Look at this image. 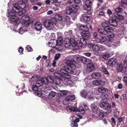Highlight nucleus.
<instances>
[{
	"instance_id": "2f4dec72",
	"label": "nucleus",
	"mask_w": 127,
	"mask_h": 127,
	"mask_svg": "<svg viewBox=\"0 0 127 127\" xmlns=\"http://www.w3.org/2000/svg\"><path fill=\"white\" fill-rule=\"evenodd\" d=\"M98 90L99 93H104L108 91V90L107 88L103 87L99 88Z\"/></svg>"
},
{
	"instance_id": "bb28decb",
	"label": "nucleus",
	"mask_w": 127,
	"mask_h": 127,
	"mask_svg": "<svg viewBox=\"0 0 127 127\" xmlns=\"http://www.w3.org/2000/svg\"><path fill=\"white\" fill-rule=\"evenodd\" d=\"M37 76L34 75L33 76L29 79V82L31 85L33 84L34 83L35 81H36V79Z\"/></svg>"
},
{
	"instance_id": "aec40b11",
	"label": "nucleus",
	"mask_w": 127,
	"mask_h": 127,
	"mask_svg": "<svg viewBox=\"0 0 127 127\" xmlns=\"http://www.w3.org/2000/svg\"><path fill=\"white\" fill-rule=\"evenodd\" d=\"M117 63V60L115 58H113L111 59L108 62V64L110 66H113L115 65Z\"/></svg>"
},
{
	"instance_id": "603ef678",
	"label": "nucleus",
	"mask_w": 127,
	"mask_h": 127,
	"mask_svg": "<svg viewBox=\"0 0 127 127\" xmlns=\"http://www.w3.org/2000/svg\"><path fill=\"white\" fill-rule=\"evenodd\" d=\"M81 60L82 62L84 64H86L87 63V59L85 57H82L81 58Z\"/></svg>"
},
{
	"instance_id": "e433bc0d",
	"label": "nucleus",
	"mask_w": 127,
	"mask_h": 127,
	"mask_svg": "<svg viewBox=\"0 0 127 127\" xmlns=\"http://www.w3.org/2000/svg\"><path fill=\"white\" fill-rule=\"evenodd\" d=\"M120 42L119 41H116L114 43H110V45L109 46H111L114 47H116L117 46H119L120 44Z\"/></svg>"
},
{
	"instance_id": "6e6d98bb",
	"label": "nucleus",
	"mask_w": 127,
	"mask_h": 127,
	"mask_svg": "<svg viewBox=\"0 0 127 127\" xmlns=\"http://www.w3.org/2000/svg\"><path fill=\"white\" fill-rule=\"evenodd\" d=\"M34 94L35 95L38 96H40L42 95V93L40 91H36L34 92Z\"/></svg>"
},
{
	"instance_id": "bf43d9fd",
	"label": "nucleus",
	"mask_w": 127,
	"mask_h": 127,
	"mask_svg": "<svg viewBox=\"0 0 127 127\" xmlns=\"http://www.w3.org/2000/svg\"><path fill=\"white\" fill-rule=\"evenodd\" d=\"M107 33L106 34L107 35L108 34H114L113 32V29L111 28V29L110 30H107Z\"/></svg>"
},
{
	"instance_id": "7c9ffc66",
	"label": "nucleus",
	"mask_w": 127,
	"mask_h": 127,
	"mask_svg": "<svg viewBox=\"0 0 127 127\" xmlns=\"http://www.w3.org/2000/svg\"><path fill=\"white\" fill-rule=\"evenodd\" d=\"M117 69L119 72H121L123 70V64L121 63H117Z\"/></svg>"
},
{
	"instance_id": "4d7b16f0",
	"label": "nucleus",
	"mask_w": 127,
	"mask_h": 127,
	"mask_svg": "<svg viewBox=\"0 0 127 127\" xmlns=\"http://www.w3.org/2000/svg\"><path fill=\"white\" fill-rule=\"evenodd\" d=\"M124 66L127 68V56L125 58L124 61Z\"/></svg>"
},
{
	"instance_id": "412c9836",
	"label": "nucleus",
	"mask_w": 127,
	"mask_h": 127,
	"mask_svg": "<svg viewBox=\"0 0 127 127\" xmlns=\"http://www.w3.org/2000/svg\"><path fill=\"white\" fill-rule=\"evenodd\" d=\"M42 25L40 23L37 22L34 25L35 28L36 30L40 31L42 30Z\"/></svg>"
},
{
	"instance_id": "a878e982",
	"label": "nucleus",
	"mask_w": 127,
	"mask_h": 127,
	"mask_svg": "<svg viewBox=\"0 0 127 127\" xmlns=\"http://www.w3.org/2000/svg\"><path fill=\"white\" fill-rule=\"evenodd\" d=\"M56 95V93L54 91H52L49 93L48 97L49 99H51L54 97Z\"/></svg>"
},
{
	"instance_id": "6e6552de",
	"label": "nucleus",
	"mask_w": 127,
	"mask_h": 127,
	"mask_svg": "<svg viewBox=\"0 0 127 127\" xmlns=\"http://www.w3.org/2000/svg\"><path fill=\"white\" fill-rule=\"evenodd\" d=\"M99 105V104L97 102H95L91 104V108L95 114H97L100 112L99 109L97 107Z\"/></svg>"
},
{
	"instance_id": "423d86ee",
	"label": "nucleus",
	"mask_w": 127,
	"mask_h": 127,
	"mask_svg": "<svg viewBox=\"0 0 127 127\" xmlns=\"http://www.w3.org/2000/svg\"><path fill=\"white\" fill-rule=\"evenodd\" d=\"M115 16V15H112V19H109L108 21H107V23L110 25L114 26H116L118 24V21L116 18H117L114 17Z\"/></svg>"
},
{
	"instance_id": "49530a36",
	"label": "nucleus",
	"mask_w": 127,
	"mask_h": 127,
	"mask_svg": "<svg viewBox=\"0 0 127 127\" xmlns=\"http://www.w3.org/2000/svg\"><path fill=\"white\" fill-rule=\"evenodd\" d=\"M93 84L95 86H98V80H95L93 81Z\"/></svg>"
},
{
	"instance_id": "9d476101",
	"label": "nucleus",
	"mask_w": 127,
	"mask_h": 127,
	"mask_svg": "<svg viewBox=\"0 0 127 127\" xmlns=\"http://www.w3.org/2000/svg\"><path fill=\"white\" fill-rule=\"evenodd\" d=\"M125 7L123 5H119L117 8L114 9V11L116 12L115 13L118 14L119 13L122 12L125 10Z\"/></svg>"
},
{
	"instance_id": "a18cd8bd",
	"label": "nucleus",
	"mask_w": 127,
	"mask_h": 127,
	"mask_svg": "<svg viewBox=\"0 0 127 127\" xmlns=\"http://www.w3.org/2000/svg\"><path fill=\"white\" fill-rule=\"evenodd\" d=\"M57 41V44H58L60 46H61L62 45L63 42V40L62 38V37L61 38H59Z\"/></svg>"
},
{
	"instance_id": "338daca9",
	"label": "nucleus",
	"mask_w": 127,
	"mask_h": 127,
	"mask_svg": "<svg viewBox=\"0 0 127 127\" xmlns=\"http://www.w3.org/2000/svg\"><path fill=\"white\" fill-rule=\"evenodd\" d=\"M111 120L112 121V122L115 125H116V121H115V119L114 118L112 117L111 119Z\"/></svg>"
},
{
	"instance_id": "c85d7f7f",
	"label": "nucleus",
	"mask_w": 127,
	"mask_h": 127,
	"mask_svg": "<svg viewBox=\"0 0 127 127\" xmlns=\"http://www.w3.org/2000/svg\"><path fill=\"white\" fill-rule=\"evenodd\" d=\"M102 25L105 30H107L111 29V28L108 26V24L106 23V22L102 23Z\"/></svg>"
},
{
	"instance_id": "ea45409f",
	"label": "nucleus",
	"mask_w": 127,
	"mask_h": 127,
	"mask_svg": "<svg viewBox=\"0 0 127 127\" xmlns=\"http://www.w3.org/2000/svg\"><path fill=\"white\" fill-rule=\"evenodd\" d=\"M43 83L41 80H38L36 81V85L38 87H39L42 85Z\"/></svg>"
},
{
	"instance_id": "393cba45",
	"label": "nucleus",
	"mask_w": 127,
	"mask_h": 127,
	"mask_svg": "<svg viewBox=\"0 0 127 127\" xmlns=\"http://www.w3.org/2000/svg\"><path fill=\"white\" fill-rule=\"evenodd\" d=\"M108 96V95L107 94H102L100 96V97L102 99V100H103L102 101L108 102V100H109L107 98Z\"/></svg>"
},
{
	"instance_id": "6ab92c4d",
	"label": "nucleus",
	"mask_w": 127,
	"mask_h": 127,
	"mask_svg": "<svg viewBox=\"0 0 127 127\" xmlns=\"http://www.w3.org/2000/svg\"><path fill=\"white\" fill-rule=\"evenodd\" d=\"M64 44L66 48H68L70 45L69 39L68 37L65 38L64 42Z\"/></svg>"
},
{
	"instance_id": "dca6fc26",
	"label": "nucleus",
	"mask_w": 127,
	"mask_h": 127,
	"mask_svg": "<svg viewBox=\"0 0 127 127\" xmlns=\"http://www.w3.org/2000/svg\"><path fill=\"white\" fill-rule=\"evenodd\" d=\"M80 20L82 21L84 20L85 21H88L90 20V18L86 14H84L82 15L80 17Z\"/></svg>"
},
{
	"instance_id": "e2e57ef3",
	"label": "nucleus",
	"mask_w": 127,
	"mask_h": 127,
	"mask_svg": "<svg viewBox=\"0 0 127 127\" xmlns=\"http://www.w3.org/2000/svg\"><path fill=\"white\" fill-rule=\"evenodd\" d=\"M26 12V10L24 9H23L22 11H21L20 12H18V14L19 15H22V14H24L25 12Z\"/></svg>"
},
{
	"instance_id": "5701e85b",
	"label": "nucleus",
	"mask_w": 127,
	"mask_h": 127,
	"mask_svg": "<svg viewBox=\"0 0 127 127\" xmlns=\"http://www.w3.org/2000/svg\"><path fill=\"white\" fill-rule=\"evenodd\" d=\"M79 29L82 31L83 32L88 31L89 30V28L87 26L82 25L79 26Z\"/></svg>"
},
{
	"instance_id": "58836bf2",
	"label": "nucleus",
	"mask_w": 127,
	"mask_h": 127,
	"mask_svg": "<svg viewBox=\"0 0 127 127\" xmlns=\"http://www.w3.org/2000/svg\"><path fill=\"white\" fill-rule=\"evenodd\" d=\"M30 19L29 16L27 15H24L22 17V19L23 20L26 21H29Z\"/></svg>"
},
{
	"instance_id": "c9c22d12",
	"label": "nucleus",
	"mask_w": 127,
	"mask_h": 127,
	"mask_svg": "<svg viewBox=\"0 0 127 127\" xmlns=\"http://www.w3.org/2000/svg\"><path fill=\"white\" fill-rule=\"evenodd\" d=\"M48 82L53 83L54 81V77L52 76H48L46 77Z\"/></svg>"
},
{
	"instance_id": "1a4fd4ad",
	"label": "nucleus",
	"mask_w": 127,
	"mask_h": 127,
	"mask_svg": "<svg viewBox=\"0 0 127 127\" xmlns=\"http://www.w3.org/2000/svg\"><path fill=\"white\" fill-rule=\"evenodd\" d=\"M100 106L102 108L104 109H107L109 110L110 109V106L109 105L107 101L103 102L99 104Z\"/></svg>"
},
{
	"instance_id": "13d9d810",
	"label": "nucleus",
	"mask_w": 127,
	"mask_h": 127,
	"mask_svg": "<svg viewBox=\"0 0 127 127\" xmlns=\"http://www.w3.org/2000/svg\"><path fill=\"white\" fill-rule=\"evenodd\" d=\"M38 87L36 85L35 86L33 85L32 86V88L33 91H36L38 90Z\"/></svg>"
},
{
	"instance_id": "c03bdc74",
	"label": "nucleus",
	"mask_w": 127,
	"mask_h": 127,
	"mask_svg": "<svg viewBox=\"0 0 127 127\" xmlns=\"http://www.w3.org/2000/svg\"><path fill=\"white\" fill-rule=\"evenodd\" d=\"M66 97L70 102L75 99V96L72 95L67 96Z\"/></svg>"
},
{
	"instance_id": "0e129e2a",
	"label": "nucleus",
	"mask_w": 127,
	"mask_h": 127,
	"mask_svg": "<svg viewBox=\"0 0 127 127\" xmlns=\"http://www.w3.org/2000/svg\"><path fill=\"white\" fill-rule=\"evenodd\" d=\"M93 36L94 38L97 39L98 35L97 33L96 32H94L93 34Z\"/></svg>"
},
{
	"instance_id": "680f3d73",
	"label": "nucleus",
	"mask_w": 127,
	"mask_h": 127,
	"mask_svg": "<svg viewBox=\"0 0 127 127\" xmlns=\"http://www.w3.org/2000/svg\"><path fill=\"white\" fill-rule=\"evenodd\" d=\"M61 54L60 53L56 54L55 57V59L56 60H57L60 57Z\"/></svg>"
},
{
	"instance_id": "4468645a",
	"label": "nucleus",
	"mask_w": 127,
	"mask_h": 127,
	"mask_svg": "<svg viewBox=\"0 0 127 127\" xmlns=\"http://www.w3.org/2000/svg\"><path fill=\"white\" fill-rule=\"evenodd\" d=\"M85 7H87V10H90L91 9V6L92 5V3L91 1L89 0H87L85 2Z\"/></svg>"
},
{
	"instance_id": "8fccbe9b",
	"label": "nucleus",
	"mask_w": 127,
	"mask_h": 127,
	"mask_svg": "<svg viewBox=\"0 0 127 127\" xmlns=\"http://www.w3.org/2000/svg\"><path fill=\"white\" fill-rule=\"evenodd\" d=\"M66 108L67 110L69 111H74L75 110V109L74 107L71 106L67 107Z\"/></svg>"
},
{
	"instance_id": "052dcab7",
	"label": "nucleus",
	"mask_w": 127,
	"mask_h": 127,
	"mask_svg": "<svg viewBox=\"0 0 127 127\" xmlns=\"http://www.w3.org/2000/svg\"><path fill=\"white\" fill-rule=\"evenodd\" d=\"M26 48L28 52H31L33 51L32 49L29 45H27Z\"/></svg>"
},
{
	"instance_id": "cd10ccee",
	"label": "nucleus",
	"mask_w": 127,
	"mask_h": 127,
	"mask_svg": "<svg viewBox=\"0 0 127 127\" xmlns=\"http://www.w3.org/2000/svg\"><path fill=\"white\" fill-rule=\"evenodd\" d=\"M98 32L100 33L103 35H106L107 34V30H105V29H102V28L98 29Z\"/></svg>"
},
{
	"instance_id": "473e14b6",
	"label": "nucleus",
	"mask_w": 127,
	"mask_h": 127,
	"mask_svg": "<svg viewBox=\"0 0 127 127\" xmlns=\"http://www.w3.org/2000/svg\"><path fill=\"white\" fill-rule=\"evenodd\" d=\"M67 94V91L66 90H61L59 92V95L60 96L64 97L66 96Z\"/></svg>"
},
{
	"instance_id": "20e7f679",
	"label": "nucleus",
	"mask_w": 127,
	"mask_h": 127,
	"mask_svg": "<svg viewBox=\"0 0 127 127\" xmlns=\"http://www.w3.org/2000/svg\"><path fill=\"white\" fill-rule=\"evenodd\" d=\"M79 8V7L78 5L73 4L67 8L66 12L67 14L69 15L71 13H74L76 12Z\"/></svg>"
},
{
	"instance_id": "f704fd0d",
	"label": "nucleus",
	"mask_w": 127,
	"mask_h": 127,
	"mask_svg": "<svg viewBox=\"0 0 127 127\" xmlns=\"http://www.w3.org/2000/svg\"><path fill=\"white\" fill-rule=\"evenodd\" d=\"M113 15H115V17H117V18H116V19L118 21L119 20H122L124 18V17L122 15L119 14H118L114 13L113 14Z\"/></svg>"
},
{
	"instance_id": "de8ad7c7",
	"label": "nucleus",
	"mask_w": 127,
	"mask_h": 127,
	"mask_svg": "<svg viewBox=\"0 0 127 127\" xmlns=\"http://www.w3.org/2000/svg\"><path fill=\"white\" fill-rule=\"evenodd\" d=\"M99 113V116L100 118L103 117L107 115L106 113L101 112Z\"/></svg>"
},
{
	"instance_id": "c756f323",
	"label": "nucleus",
	"mask_w": 127,
	"mask_h": 127,
	"mask_svg": "<svg viewBox=\"0 0 127 127\" xmlns=\"http://www.w3.org/2000/svg\"><path fill=\"white\" fill-rule=\"evenodd\" d=\"M106 40V38L105 36H102L100 38H97L96 40L97 42L98 43H102L105 42Z\"/></svg>"
},
{
	"instance_id": "9b49d317",
	"label": "nucleus",
	"mask_w": 127,
	"mask_h": 127,
	"mask_svg": "<svg viewBox=\"0 0 127 127\" xmlns=\"http://www.w3.org/2000/svg\"><path fill=\"white\" fill-rule=\"evenodd\" d=\"M100 73L98 72H95L93 73L91 75L92 78L95 79H97L99 78L101 76Z\"/></svg>"
},
{
	"instance_id": "f257e3e1",
	"label": "nucleus",
	"mask_w": 127,
	"mask_h": 127,
	"mask_svg": "<svg viewBox=\"0 0 127 127\" xmlns=\"http://www.w3.org/2000/svg\"><path fill=\"white\" fill-rule=\"evenodd\" d=\"M70 57L71 58L67 60L65 62L66 64L68 67L64 66L60 70V72L62 75L58 73H54V76L56 78L62 80L63 76L65 78L68 79L71 77L69 73L74 75L76 74L75 71L76 67L74 63H76L78 58L74 55L71 56Z\"/></svg>"
},
{
	"instance_id": "09e8293b",
	"label": "nucleus",
	"mask_w": 127,
	"mask_h": 127,
	"mask_svg": "<svg viewBox=\"0 0 127 127\" xmlns=\"http://www.w3.org/2000/svg\"><path fill=\"white\" fill-rule=\"evenodd\" d=\"M105 82L101 80H98V85L99 86H104L105 85Z\"/></svg>"
},
{
	"instance_id": "37998d69",
	"label": "nucleus",
	"mask_w": 127,
	"mask_h": 127,
	"mask_svg": "<svg viewBox=\"0 0 127 127\" xmlns=\"http://www.w3.org/2000/svg\"><path fill=\"white\" fill-rule=\"evenodd\" d=\"M70 101H69L66 97L63 101V103L64 105H66L69 104Z\"/></svg>"
},
{
	"instance_id": "5fc2aeb1",
	"label": "nucleus",
	"mask_w": 127,
	"mask_h": 127,
	"mask_svg": "<svg viewBox=\"0 0 127 127\" xmlns=\"http://www.w3.org/2000/svg\"><path fill=\"white\" fill-rule=\"evenodd\" d=\"M124 120V118H121L118 119V121L117 122L118 124L119 125H120V124L123 122Z\"/></svg>"
},
{
	"instance_id": "864d4df0",
	"label": "nucleus",
	"mask_w": 127,
	"mask_h": 127,
	"mask_svg": "<svg viewBox=\"0 0 127 127\" xmlns=\"http://www.w3.org/2000/svg\"><path fill=\"white\" fill-rule=\"evenodd\" d=\"M65 22L67 24H69L70 23V20L69 18L68 17H66L65 18Z\"/></svg>"
},
{
	"instance_id": "a19ab883",
	"label": "nucleus",
	"mask_w": 127,
	"mask_h": 127,
	"mask_svg": "<svg viewBox=\"0 0 127 127\" xmlns=\"http://www.w3.org/2000/svg\"><path fill=\"white\" fill-rule=\"evenodd\" d=\"M110 56V54L108 53H105L103 55L102 58L104 59H106L109 58Z\"/></svg>"
},
{
	"instance_id": "2eb2a0df",
	"label": "nucleus",
	"mask_w": 127,
	"mask_h": 127,
	"mask_svg": "<svg viewBox=\"0 0 127 127\" xmlns=\"http://www.w3.org/2000/svg\"><path fill=\"white\" fill-rule=\"evenodd\" d=\"M41 79L42 83H43V84L47 85L46 87V89H47V90H51L52 89V87L51 86H49V85H48L49 82L47 81L46 78H43Z\"/></svg>"
},
{
	"instance_id": "3c124183",
	"label": "nucleus",
	"mask_w": 127,
	"mask_h": 127,
	"mask_svg": "<svg viewBox=\"0 0 127 127\" xmlns=\"http://www.w3.org/2000/svg\"><path fill=\"white\" fill-rule=\"evenodd\" d=\"M78 124L77 123L74 121H73L71 124V126L72 127H77Z\"/></svg>"
},
{
	"instance_id": "69168bd1",
	"label": "nucleus",
	"mask_w": 127,
	"mask_h": 127,
	"mask_svg": "<svg viewBox=\"0 0 127 127\" xmlns=\"http://www.w3.org/2000/svg\"><path fill=\"white\" fill-rule=\"evenodd\" d=\"M101 69L102 71L104 72L105 71L107 70L106 68L103 65H102L101 67Z\"/></svg>"
},
{
	"instance_id": "ddd939ff",
	"label": "nucleus",
	"mask_w": 127,
	"mask_h": 127,
	"mask_svg": "<svg viewBox=\"0 0 127 127\" xmlns=\"http://www.w3.org/2000/svg\"><path fill=\"white\" fill-rule=\"evenodd\" d=\"M89 47H92L93 50L94 51H97L100 49L99 47L97 44L90 43L89 44Z\"/></svg>"
},
{
	"instance_id": "0eeeda50",
	"label": "nucleus",
	"mask_w": 127,
	"mask_h": 127,
	"mask_svg": "<svg viewBox=\"0 0 127 127\" xmlns=\"http://www.w3.org/2000/svg\"><path fill=\"white\" fill-rule=\"evenodd\" d=\"M86 40L84 38H81L80 40L77 41V46L80 48L87 45Z\"/></svg>"
},
{
	"instance_id": "7ed1b4c3",
	"label": "nucleus",
	"mask_w": 127,
	"mask_h": 127,
	"mask_svg": "<svg viewBox=\"0 0 127 127\" xmlns=\"http://www.w3.org/2000/svg\"><path fill=\"white\" fill-rule=\"evenodd\" d=\"M13 6L12 11L14 13L18 12L20 11V9H23L26 6L25 4H19L18 3H13Z\"/></svg>"
},
{
	"instance_id": "774afa93",
	"label": "nucleus",
	"mask_w": 127,
	"mask_h": 127,
	"mask_svg": "<svg viewBox=\"0 0 127 127\" xmlns=\"http://www.w3.org/2000/svg\"><path fill=\"white\" fill-rule=\"evenodd\" d=\"M123 81L127 85V77H124Z\"/></svg>"
},
{
	"instance_id": "f3484780",
	"label": "nucleus",
	"mask_w": 127,
	"mask_h": 127,
	"mask_svg": "<svg viewBox=\"0 0 127 127\" xmlns=\"http://www.w3.org/2000/svg\"><path fill=\"white\" fill-rule=\"evenodd\" d=\"M57 45V41L55 39L50 40L48 43V45L50 47H54Z\"/></svg>"
},
{
	"instance_id": "72a5a7b5",
	"label": "nucleus",
	"mask_w": 127,
	"mask_h": 127,
	"mask_svg": "<svg viewBox=\"0 0 127 127\" xmlns=\"http://www.w3.org/2000/svg\"><path fill=\"white\" fill-rule=\"evenodd\" d=\"M28 28V27L27 26H23L19 29V32L22 33L25 31H27V29Z\"/></svg>"
},
{
	"instance_id": "39448f33",
	"label": "nucleus",
	"mask_w": 127,
	"mask_h": 127,
	"mask_svg": "<svg viewBox=\"0 0 127 127\" xmlns=\"http://www.w3.org/2000/svg\"><path fill=\"white\" fill-rule=\"evenodd\" d=\"M15 13L12 11L9 13V15L11 16L10 19L11 22H15L17 24H18L20 23V20L18 17L16 15Z\"/></svg>"
},
{
	"instance_id": "79ce46f5",
	"label": "nucleus",
	"mask_w": 127,
	"mask_h": 127,
	"mask_svg": "<svg viewBox=\"0 0 127 127\" xmlns=\"http://www.w3.org/2000/svg\"><path fill=\"white\" fill-rule=\"evenodd\" d=\"M78 111L81 112V114L83 115L85 114V111L84 108L82 107H80L78 109Z\"/></svg>"
},
{
	"instance_id": "4be33fe9",
	"label": "nucleus",
	"mask_w": 127,
	"mask_h": 127,
	"mask_svg": "<svg viewBox=\"0 0 127 127\" xmlns=\"http://www.w3.org/2000/svg\"><path fill=\"white\" fill-rule=\"evenodd\" d=\"M90 34L88 31H87L82 32L81 33V35L83 38H88L90 36Z\"/></svg>"
},
{
	"instance_id": "4c0bfd02",
	"label": "nucleus",
	"mask_w": 127,
	"mask_h": 127,
	"mask_svg": "<svg viewBox=\"0 0 127 127\" xmlns=\"http://www.w3.org/2000/svg\"><path fill=\"white\" fill-rule=\"evenodd\" d=\"M55 18H54L56 20V19L58 20L61 21L63 17L61 16L60 14H56L55 16Z\"/></svg>"
},
{
	"instance_id": "f03ea898",
	"label": "nucleus",
	"mask_w": 127,
	"mask_h": 127,
	"mask_svg": "<svg viewBox=\"0 0 127 127\" xmlns=\"http://www.w3.org/2000/svg\"><path fill=\"white\" fill-rule=\"evenodd\" d=\"M57 20L54 18H52L50 19H47L44 23L45 27L48 30L53 29L57 23Z\"/></svg>"
},
{
	"instance_id": "a211bd4d",
	"label": "nucleus",
	"mask_w": 127,
	"mask_h": 127,
	"mask_svg": "<svg viewBox=\"0 0 127 127\" xmlns=\"http://www.w3.org/2000/svg\"><path fill=\"white\" fill-rule=\"evenodd\" d=\"M90 93L89 91L82 90L80 93L81 95L83 97L86 98L88 97V95Z\"/></svg>"
},
{
	"instance_id": "b1692460",
	"label": "nucleus",
	"mask_w": 127,
	"mask_h": 127,
	"mask_svg": "<svg viewBox=\"0 0 127 127\" xmlns=\"http://www.w3.org/2000/svg\"><path fill=\"white\" fill-rule=\"evenodd\" d=\"M70 44L73 47H75L77 46V42H76L75 40L73 38H71L69 39Z\"/></svg>"
},
{
	"instance_id": "f8f14e48",
	"label": "nucleus",
	"mask_w": 127,
	"mask_h": 127,
	"mask_svg": "<svg viewBox=\"0 0 127 127\" xmlns=\"http://www.w3.org/2000/svg\"><path fill=\"white\" fill-rule=\"evenodd\" d=\"M95 69L94 65L92 63H89L87 65V71L88 72H90L93 71Z\"/></svg>"
}]
</instances>
